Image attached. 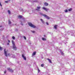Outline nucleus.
<instances>
[{
	"instance_id": "obj_1",
	"label": "nucleus",
	"mask_w": 75,
	"mask_h": 75,
	"mask_svg": "<svg viewBox=\"0 0 75 75\" xmlns=\"http://www.w3.org/2000/svg\"><path fill=\"white\" fill-rule=\"evenodd\" d=\"M12 42L13 45V49L14 50H17V47H16V45H15V43L14 42V41L12 40Z\"/></svg>"
},
{
	"instance_id": "obj_2",
	"label": "nucleus",
	"mask_w": 75,
	"mask_h": 75,
	"mask_svg": "<svg viewBox=\"0 0 75 75\" xmlns=\"http://www.w3.org/2000/svg\"><path fill=\"white\" fill-rule=\"evenodd\" d=\"M40 14L41 16H43L45 17L46 18H47V19H50V17H49L48 16L46 15H45V14L44 15L42 14L41 13H40Z\"/></svg>"
},
{
	"instance_id": "obj_3",
	"label": "nucleus",
	"mask_w": 75,
	"mask_h": 75,
	"mask_svg": "<svg viewBox=\"0 0 75 75\" xmlns=\"http://www.w3.org/2000/svg\"><path fill=\"white\" fill-rule=\"evenodd\" d=\"M28 25L30 27H32L33 28H35L36 27L35 26L32 24V23H28Z\"/></svg>"
},
{
	"instance_id": "obj_4",
	"label": "nucleus",
	"mask_w": 75,
	"mask_h": 75,
	"mask_svg": "<svg viewBox=\"0 0 75 75\" xmlns=\"http://www.w3.org/2000/svg\"><path fill=\"white\" fill-rule=\"evenodd\" d=\"M42 9L46 11H47L49 10V9L45 8V7H43Z\"/></svg>"
},
{
	"instance_id": "obj_5",
	"label": "nucleus",
	"mask_w": 75,
	"mask_h": 75,
	"mask_svg": "<svg viewBox=\"0 0 75 75\" xmlns=\"http://www.w3.org/2000/svg\"><path fill=\"white\" fill-rule=\"evenodd\" d=\"M4 52L5 55V57H7V51H6V49H4Z\"/></svg>"
},
{
	"instance_id": "obj_6",
	"label": "nucleus",
	"mask_w": 75,
	"mask_h": 75,
	"mask_svg": "<svg viewBox=\"0 0 75 75\" xmlns=\"http://www.w3.org/2000/svg\"><path fill=\"white\" fill-rule=\"evenodd\" d=\"M41 8V7L40 6H38L37 7V9H36V10L37 11H40V9Z\"/></svg>"
},
{
	"instance_id": "obj_7",
	"label": "nucleus",
	"mask_w": 75,
	"mask_h": 75,
	"mask_svg": "<svg viewBox=\"0 0 75 75\" xmlns=\"http://www.w3.org/2000/svg\"><path fill=\"white\" fill-rule=\"evenodd\" d=\"M7 69L9 71L11 72H13V70L11 69H10V68H8Z\"/></svg>"
},
{
	"instance_id": "obj_8",
	"label": "nucleus",
	"mask_w": 75,
	"mask_h": 75,
	"mask_svg": "<svg viewBox=\"0 0 75 75\" xmlns=\"http://www.w3.org/2000/svg\"><path fill=\"white\" fill-rule=\"evenodd\" d=\"M0 29L1 30H4V28L1 26H0Z\"/></svg>"
},
{
	"instance_id": "obj_9",
	"label": "nucleus",
	"mask_w": 75,
	"mask_h": 75,
	"mask_svg": "<svg viewBox=\"0 0 75 75\" xmlns=\"http://www.w3.org/2000/svg\"><path fill=\"white\" fill-rule=\"evenodd\" d=\"M22 57L25 60H26V57H25L24 56V55L22 54Z\"/></svg>"
},
{
	"instance_id": "obj_10",
	"label": "nucleus",
	"mask_w": 75,
	"mask_h": 75,
	"mask_svg": "<svg viewBox=\"0 0 75 75\" xmlns=\"http://www.w3.org/2000/svg\"><path fill=\"white\" fill-rule=\"evenodd\" d=\"M36 54V52H33V54H32V56H34V55H35V54Z\"/></svg>"
},
{
	"instance_id": "obj_11",
	"label": "nucleus",
	"mask_w": 75,
	"mask_h": 75,
	"mask_svg": "<svg viewBox=\"0 0 75 75\" xmlns=\"http://www.w3.org/2000/svg\"><path fill=\"white\" fill-rule=\"evenodd\" d=\"M40 20L41 21V22L42 23V24H44L45 23V22H44V21H43V20L42 19H41Z\"/></svg>"
},
{
	"instance_id": "obj_12",
	"label": "nucleus",
	"mask_w": 75,
	"mask_h": 75,
	"mask_svg": "<svg viewBox=\"0 0 75 75\" xmlns=\"http://www.w3.org/2000/svg\"><path fill=\"white\" fill-rule=\"evenodd\" d=\"M57 26L56 25L54 26V28H55V29H57Z\"/></svg>"
},
{
	"instance_id": "obj_13",
	"label": "nucleus",
	"mask_w": 75,
	"mask_h": 75,
	"mask_svg": "<svg viewBox=\"0 0 75 75\" xmlns=\"http://www.w3.org/2000/svg\"><path fill=\"white\" fill-rule=\"evenodd\" d=\"M44 5H45V6H48V4L46 2H45V3H44Z\"/></svg>"
},
{
	"instance_id": "obj_14",
	"label": "nucleus",
	"mask_w": 75,
	"mask_h": 75,
	"mask_svg": "<svg viewBox=\"0 0 75 75\" xmlns=\"http://www.w3.org/2000/svg\"><path fill=\"white\" fill-rule=\"evenodd\" d=\"M47 60H48L49 62H50V63H51L52 62H51V60H50V59H47Z\"/></svg>"
},
{
	"instance_id": "obj_15",
	"label": "nucleus",
	"mask_w": 75,
	"mask_h": 75,
	"mask_svg": "<svg viewBox=\"0 0 75 75\" xmlns=\"http://www.w3.org/2000/svg\"><path fill=\"white\" fill-rule=\"evenodd\" d=\"M42 40L43 41H46V39L44 38H42Z\"/></svg>"
},
{
	"instance_id": "obj_16",
	"label": "nucleus",
	"mask_w": 75,
	"mask_h": 75,
	"mask_svg": "<svg viewBox=\"0 0 75 75\" xmlns=\"http://www.w3.org/2000/svg\"><path fill=\"white\" fill-rule=\"evenodd\" d=\"M22 18V16H18V18Z\"/></svg>"
},
{
	"instance_id": "obj_17",
	"label": "nucleus",
	"mask_w": 75,
	"mask_h": 75,
	"mask_svg": "<svg viewBox=\"0 0 75 75\" xmlns=\"http://www.w3.org/2000/svg\"><path fill=\"white\" fill-rule=\"evenodd\" d=\"M61 54L62 55H64V53H63V52H61Z\"/></svg>"
},
{
	"instance_id": "obj_18",
	"label": "nucleus",
	"mask_w": 75,
	"mask_h": 75,
	"mask_svg": "<svg viewBox=\"0 0 75 75\" xmlns=\"http://www.w3.org/2000/svg\"><path fill=\"white\" fill-rule=\"evenodd\" d=\"M8 13L9 14H10L11 12H10V10H8Z\"/></svg>"
},
{
	"instance_id": "obj_19",
	"label": "nucleus",
	"mask_w": 75,
	"mask_h": 75,
	"mask_svg": "<svg viewBox=\"0 0 75 75\" xmlns=\"http://www.w3.org/2000/svg\"><path fill=\"white\" fill-rule=\"evenodd\" d=\"M66 13H67V12H68V10L66 9V10H65L64 11Z\"/></svg>"
},
{
	"instance_id": "obj_20",
	"label": "nucleus",
	"mask_w": 75,
	"mask_h": 75,
	"mask_svg": "<svg viewBox=\"0 0 75 75\" xmlns=\"http://www.w3.org/2000/svg\"><path fill=\"white\" fill-rule=\"evenodd\" d=\"M8 23H9V24H11V21H10L9 20L8 21Z\"/></svg>"
},
{
	"instance_id": "obj_21",
	"label": "nucleus",
	"mask_w": 75,
	"mask_h": 75,
	"mask_svg": "<svg viewBox=\"0 0 75 75\" xmlns=\"http://www.w3.org/2000/svg\"><path fill=\"white\" fill-rule=\"evenodd\" d=\"M12 57H13V58H15V57H16V56H15V55H13L12 56Z\"/></svg>"
},
{
	"instance_id": "obj_22",
	"label": "nucleus",
	"mask_w": 75,
	"mask_h": 75,
	"mask_svg": "<svg viewBox=\"0 0 75 75\" xmlns=\"http://www.w3.org/2000/svg\"><path fill=\"white\" fill-rule=\"evenodd\" d=\"M12 39L13 40H15V37H14V36L12 37Z\"/></svg>"
},
{
	"instance_id": "obj_23",
	"label": "nucleus",
	"mask_w": 75,
	"mask_h": 75,
	"mask_svg": "<svg viewBox=\"0 0 75 75\" xmlns=\"http://www.w3.org/2000/svg\"><path fill=\"white\" fill-rule=\"evenodd\" d=\"M31 32H32V33H35V31H31Z\"/></svg>"
},
{
	"instance_id": "obj_24",
	"label": "nucleus",
	"mask_w": 75,
	"mask_h": 75,
	"mask_svg": "<svg viewBox=\"0 0 75 75\" xmlns=\"http://www.w3.org/2000/svg\"><path fill=\"white\" fill-rule=\"evenodd\" d=\"M41 67H44V64H41Z\"/></svg>"
},
{
	"instance_id": "obj_25",
	"label": "nucleus",
	"mask_w": 75,
	"mask_h": 75,
	"mask_svg": "<svg viewBox=\"0 0 75 75\" xmlns=\"http://www.w3.org/2000/svg\"><path fill=\"white\" fill-rule=\"evenodd\" d=\"M0 50L1 51V50H2V47H0Z\"/></svg>"
},
{
	"instance_id": "obj_26",
	"label": "nucleus",
	"mask_w": 75,
	"mask_h": 75,
	"mask_svg": "<svg viewBox=\"0 0 75 75\" xmlns=\"http://www.w3.org/2000/svg\"><path fill=\"white\" fill-rule=\"evenodd\" d=\"M24 39H25V40H26V38L25 36H23Z\"/></svg>"
},
{
	"instance_id": "obj_27",
	"label": "nucleus",
	"mask_w": 75,
	"mask_h": 75,
	"mask_svg": "<svg viewBox=\"0 0 75 75\" xmlns=\"http://www.w3.org/2000/svg\"><path fill=\"white\" fill-rule=\"evenodd\" d=\"M46 24H47V25H48V22H46Z\"/></svg>"
},
{
	"instance_id": "obj_28",
	"label": "nucleus",
	"mask_w": 75,
	"mask_h": 75,
	"mask_svg": "<svg viewBox=\"0 0 75 75\" xmlns=\"http://www.w3.org/2000/svg\"><path fill=\"white\" fill-rule=\"evenodd\" d=\"M37 1H38V0H36L35 1H34V2H37Z\"/></svg>"
},
{
	"instance_id": "obj_29",
	"label": "nucleus",
	"mask_w": 75,
	"mask_h": 75,
	"mask_svg": "<svg viewBox=\"0 0 75 75\" xmlns=\"http://www.w3.org/2000/svg\"><path fill=\"white\" fill-rule=\"evenodd\" d=\"M71 10H72V9H69V11H71Z\"/></svg>"
},
{
	"instance_id": "obj_30",
	"label": "nucleus",
	"mask_w": 75,
	"mask_h": 75,
	"mask_svg": "<svg viewBox=\"0 0 75 75\" xmlns=\"http://www.w3.org/2000/svg\"><path fill=\"white\" fill-rule=\"evenodd\" d=\"M6 70H5L4 71V74H6Z\"/></svg>"
},
{
	"instance_id": "obj_31",
	"label": "nucleus",
	"mask_w": 75,
	"mask_h": 75,
	"mask_svg": "<svg viewBox=\"0 0 75 75\" xmlns=\"http://www.w3.org/2000/svg\"><path fill=\"white\" fill-rule=\"evenodd\" d=\"M38 72H40V70H39V69H38Z\"/></svg>"
},
{
	"instance_id": "obj_32",
	"label": "nucleus",
	"mask_w": 75,
	"mask_h": 75,
	"mask_svg": "<svg viewBox=\"0 0 75 75\" xmlns=\"http://www.w3.org/2000/svg\"><path fill=\"white\" fill-rule=\"evenodd\" d=\"M0 6H1V7H2V5L1 4V3L0 2Z\"/></svg>"
},
{
	"instance_id": "obj_33",
	"label": "nucleus",
	"mask_w": 75,
	"mask_h": 75,
	"mask_svg": "<svg viewBox=\"0 0 75 75\" xmlns=\"http://www.w3.org/2000/svg\"><path fill=\"white\" fill-rule=\"evenodd\" d=\"M9 44H10L9 43V42H7V45H9Z\"/></svg>"
},
{
	"instance_id": "obj_34",
	"label": "nucleus",
	"mask_w": 75,
	"mask_h": 75,
	"mask_svg": "<svg viewBox=\"0 0 75 75\" xmlns=\"http://www.w3.org/2000/svg\"><path fill=\"white\" fill-rule=\"evenodd\" d=\"M21 25H23V24L22 23V22H21Z\"/></svg>"
},
{
	"instance_id": "obj_35",
	"label": "nucleus",
	"mask_w": 75,
	"mask_h": 75,
	"mask_svg": "<svg viewBox=\"0 0 75 75\" xmlns=\"http://www.w3.org/2000/svg\"><path fill=\"white\" fill-rule=\"evenodd\" d=\"M8 42H10V40H8Z\"/></svg>"
},
{
	"instance_id": "obj_36",
	"label": "nucleus",
	"mask_w": 75,
	"mask_h": 75,
	"mask_svg": "<svg viewBox=\"0 0 75 75\" xmlns=\"http://www.w3.org/2000/svg\"><path fill=\"white\" fill-rule=\"evenodd\" d=\"M5 2L6 3H8V1H5Z\"/></svg>"
},
{
	"instance_id": "obj_37",
	"label": "nucleus",
	"mask_w": 75,
	"mask_h": 75,
	"mask_svg": "<svg viewBox=\"0 0 75 75\" xmlns=\"http://www.w3.org/2000/svg\"><path fill=\"white\" fill-rule=\"evenodd\" d=\"M10 55V54L8 53L7 54V55Z\"/></svg>"
},
{
	"instance_id": "obj_38",
	"label": "nucleus",
	"mask_w": 75,
	"mask_h": 75,
	"mask_svg": "<svg viewBox=\"0 0 75 75\" xmlns=\"http://www.w3.org/2000/svg\"><path fill=\"white\" fill-rule=\"evenodd\" d=\"M44 37H45V35H44Z\"/></svg>"
},
{
	"instance_id": "obj_39",
	"label": "nucleus",
	"mask_w": 75,
	"mask_h": 75,
	"mask_svg": "<svg viewBox=\"0 0 75 75\" xmlns=\"http://www.w3.org/2000/svg\"><path fill=\"white\" fill-rule=\"evenodd\" d=\"M9 0V1H10V0Z\"/></svg>"
},
{
	"instance_id": "obj_40",
	"label": "nucleus",
	"mask_w": 75,
	"mask_h": 75,
	"mask_svg": "<svg viewBox=\"0 0 75 75\" xmlns=\"http://www.w3.org/2000/svg\"><path fill=\"white\" fill-rule=\"evenodd\" d=\"M23 11V9H21Z\"/></svg>"
},
{
	"instance_id": "obj_41",
	"label": "nucleus",
	"mask_w": 75,
	"mask_h": 75,
	"mask_svg": "<svg viewBox=\"0 0 75 75\" xmlns=\"http://www.w3.org/2000/svg\"><path fill=\"white\" fill-rule=\"evenodd\" d=\"M73 26H74V25H73Z\"/></svg>"
},
{
	"instance_id": "obj_42",
	"label": "nucleus",
	"mask_w": 75,
	"mask_h": 75,
	"mask_svg": "<svg viewBox=\"0 0 75 75\" xmlns=\"http://www.w3.org/2000/svg\"><path fill=\"white\" fill-rule=\"evenodd\" d=\"M61 66H62V65H61Z\"/></svg>"
}]
</instances>
